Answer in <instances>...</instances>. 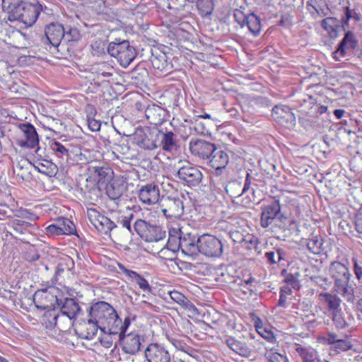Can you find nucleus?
I'll use <instances>...</instances> for the list:
<instances>
[{
	"label": "nucleus",
	"instance_id": "f257e3e1",
	"mask_svg": "<svg viewBox=\"0 0 362 362\" xmlns=\"http://www.w3.org/2000/svg\"><path fill=\"white\" fill-rule=\"evenodd\" d=\"M329 275L334 281V291L348 302L354 300V284L348 266L339 261H333L329 266Z\"/></svg>",
	"mask_w": 362,
	"mask_h": 362
},
{
	"label": "nucleus",
	"instance_id": "f03ea898",
	"mask_svg": "<svg viewBox=\"0 0 362 362\" xmlns=\"http://www.w3.org/2000/svg\"><path fill=\"white\" fill-rule=\"evenodd\" d=\"M221 148H217V151L211 156L210 165L213 168L211 173V188L216 194V199L223 201L226 194V153Z\"/></svg>",
	"mask_w": 362,
	"mask_h": 362
},
{
	"label": "nucleus",
	"instance_id": "7ed1b4c3",
	"mask_svg": "<svg viewBox=\"0 0 362 362\" xmlns=\"http://www.w3.org/2000/svg\"><path fill=\"white\" fill-rule=\"evenodd\" d=\"M260 209L259 223L263 228H270L272 231L287 229L290 220L282 211L279 199H274L272 202L262 205Z\"/></svg>",
	"mask_w": 362,
	"mask_h": 362
},
{
	"label": "nucleus",
	"instance_id": "20e7f679",
	"mask_svg": "<svg viewBox=\"0 0 362 362\" xmlns=\"http://www.w3.org/2000/svg\"><path fill=\"white\" fill-rule=\"evenodd\" d=\"M108 54L117 59L121 66L127 67L137 55L135 47L128 40L115 39L107 47Z\"/></svg>",
	"mask_w": 362,
	"mask_h": 362
},
{
	"label": "nucleus",
	"instance_id": "39448f33",
	"mask_svg": "<svg viewBox=\"0 0 362 362\" xmlns=\"http://www.w3.org/2000/svg\"><path fill=\"white\" fill-rule=\"evenodd\" d=\"M228 152L231 153L230 168L234 163L233 171L235 173L240 174L241 172L246 173V179L245 180L244 186L242 187V181L235 179L234 181L228 182V194L230 197H238L244 194L250 187V182L248 177L250 174L241 168L243 164V158L241 157L242 153L240 150H235V152L230 150L228 148Z\"/></svg>",
	"mask_w": 362,
	"mask_h": 362
},
{
	"label": "nucleus",
	"instance_id": "423d86ee",
	"mask_svg": "<svg viewBox=\"0 0 362 362\" xmlns=\"http://www.w3.org/2000/svg\"><path fill=\"white\" fill-rule=\"evenodd\" d=\"M272 106V100L267 97H250L242 107L243 119L246 122L253 123V116L263 115Z\"/></svg>",
	"mask_w": 362,
	"mask_h": 362
},
{
	"label": "nucleus",
	"instance_id": "0eeeda50",
	"mask_svg": "<svg viewBox=\"0 0 362 362\" xmlns=\"http://www.w3.org/2000/svg\"><path fill=\"white\" fill-rule=\"evenodd\" d=\"M44 7L46 8L37 0L25 1L9 21H18L27 26H32L37 21Z\"/></svg>",
	"mask_w": 362,
	"mask_h": 362
},
{
	"label": "nucleus",
	"instance_id": "6e6552de",
	"mask_svg": "<svg viewBox=\"0 0 362 362\" xmlns=\"http://www.w3.org/2000/svg\"><path fill=\"white\" fill-rule=\"evenodd\" d=\"M228 17L233 19V23L230 22L228 25H230L229 31L231 30L230 26L234 28H238V26L241 28L247 26L250 32L257 36L261 30V20L253 13L247 15L241 10L234 9L232 14L228 12Z\"/></svg>",
	"mask_w": 362,
	"mask_h": 362
},
{
	"label": "nucleus",
	"instance_id": "1a4fd4ad",
	"mask_svg": "<svg viewBox=\"0 0 362 362\" xmlns=\"http://www.w3.org/2000/svg\"><path fill=\"white\" fill-rule=\"evenodd\" d=\"M134 230L145 242H158L166 236V231L160 226L151 224L143 219H137L133 226Z\"/></svg>",
	"mask_w": 362,
	"mask_h": 362
},
{
	"label": "nucleus",
	"instance_id": "9d476101",
	"mask_svg": "<svg viewBox=\"0 0 362 362\" xmlns=\"http://www.w3.org/2000/svg\"><path fill=\"white\" fill-rule=\"evenodd\" d=\"M41 297L45 298V300L49 298L54 299L62 315L66 316L69 320L83 315V311L78 301L74 298H65L64 299H58L56 296L47 293L44 290H42Z\"/></svg>",
	"mask_w": 362,
	"mask_h": 362
},
{
	"label": "nucleus",
	"instance_id": "9b49d317",
	"mask_svg": "<svg viewBox=\"0 0 362 362\" xmlns=\"http://www.w3.org/2000/svg\"><path fill=\"white\" fill-rule=\"evenodd\" d=\"M158 134V127L136 128L134 134V141L143 149L153 150L159 147Z\"/></svg>",
	"mask_w": 362,
	"mask_h": 362
},
{
	"label": "nucleus",
	"instance_id": "f8f14e48",
	"mask_svg": "<svg viewBox=\"0 0 362 362\" xmlns=\"http://www.w3.org/2000/svg\"><path fill=\"white\" fill-rule=\"evenodd\" d=\"M199 252L207 257H220L223 250V245L216 237L203 234L197 238Z\"/></svg>",
	"mask_w": 362,
	"mask_h": 362
},
{
	"label": "nucleus",
	"instance_id": "ddd939ff",
	"mask_svg": "<svg viewBox=\"0 0 362 362\" xmlns=\"http://www.w3.org/2000/svg\"><path fill=\"white\" fill-rule=\"evenodd\" d=\"M158 205L167 218H179L184 213L183 202L178 196H162Z\"/></svg>",
	"mask_w": 362,
	"mask_h": 362
},
{
	"label": "nucleus",
	"instance_id": "4468645a",
	"mask_svg": "<svg viewBox=\"0 0 362 362\" xmlns=\"http://www.w3.org/2000/svg\"><path fill=\"white\" fill-rule=\"evenodd\" d=\"M89 175L85 182H94L96 185H104L113 178V170L107 164L90 165L88 168Z\"/></svg>",
	"mask_w": 362,
	"mask_h": 362
},
{
	"label": "nucleus",
	"instance_id": "2eb2a0df",
	"mask_svg": "<svg viewBox=\"0 0 362 362\" xmlns=\"http://www.w3.org/2000/svg\"><path fill=\"white\" fill-rule=\"evenodd\" d=\"M113 313H115V308L105 301L92 303L87 308L88 317H91L102 325L105 324Z\"/></svg>",
	"mask_w": 362,
	"mask_h": 362
},
{
	"label": "nucleus",
	"instance_id": "dca6fc26",
	"mask_svg": "<svg viewBox=\"0 0 362 362\" xmlns=\"http://www.w3.org/2000/svg\"><path fill=\"white\" fill-rule=\"evenodd\" d=\"M17 127L24 137L17 140V145L25 148H34L38 146L39 136L35 127L31 123H20Z\"/></svg>",
	"mask_w": 362,
	"mask_h": 362
},
{
	"label": "nucleus",
	"instance_id": "f3484780",
	"mask_svg": "<svg viewBox=\"0 0 362 362\" xmlns=\"http://www.w3.org/2000/svg\"><path fill=\"white\" fill-rule=\"evenodd\" d=\"M42 293L36 292L33 296V301L35 307L40 310L47 311L42 317V324L45 328L52 329L54 328L57 324V320L59 317V314L56 308L49 309L50 305L41 302L40 300L43 299L41 297Z\"/></svg>",
	"mask_w": 362,
	"mask_h": 362
},
{
	"label": "nucleus",
	"instance_id": "a211bd4d",
	"mask_svg": "<svg viewBox=\"0 0 362 362\" xmlns=\"http://www.w3.org/2000/svg\"><path fill=\"white\" fill-rule=\"evenodd\" d=\"M272 116L279 124L285 128L292 129L296 126V117L288 106L275 105L272 109Z\"/></svg>",
	"mask_w": 362,
	"mask_h": 362
},
{
	"label": "nucleus",
	"instance_id": "6ab92c4d",
	"mask_svg": "<svg viewBox=\"0 0 362 362\" xmlns=\"http://www.w3.org/2000/svg\"><path fill=\"white\" fill-rule=\"evenodd\" d=\"M191 153L202 159H209L217 151V147L213 143L201 139L192 138L189 144Z\"/></svg>",
	"mask_w": 362,
	"mask_h": 362
},
{
	"label": "nucleus",
	"instance_id": "aec40b11",
	"mask_svg": "<svg viewBox=\"0 0 362 362\" xmlns=\"http://www.w3.org/2000/svg\"><path fill=\"white\" fill-rule=\"evenodd\" d=\"M151 57L149 60L155 69L160 71L164 74H170L173 70V66L166 53L158 47L150 48Z\"/></svg>",
	"mask_w": 362,
	"mask_h": 362
},
{
	"label": "nucleus",
	"instance_id": "412c9836",
	"mask_svg": "<svg viewBox=\"0 0 362 362\" xmlns=\"http://www.w3.org/2000/svg\"><path fill=\"white\" fill-rule=\"evenodd\" d=\"M121 341L122 351L131 355H135L141 350L142 344L145 341V336L132 332L128 334H123L119 338Z\"/></svg>",
	"mask_w": 362,
	"mask_h": 362
},
{
	"label": "nucleus",
	"instance_id": "4be33fe9",
	"mask_svg": "<svg viewBox=\"0 0 362 362\" xmlns=\"http://www.w3.org/2000/svg\"><path fill=\"white\" fill-rule=\"evenodd\" d=\"M45 39L44 44H49L54 47L63 46V37H64V27L59 23H51L45 28Z\"/></svg>",
	"mask_w": 362,
	"mask_h": 362
},
{
	"label": "nucleus",
	"instance_id": "5701e85b",
	"mask_svg": "<svg viewBox=\"0 0 362 362\" xmlns=\"http://www.w3.org/2000/svg\"><path fill=\"white\" fill-rule=\"evenodd\" d=\"M144 356L148 362H170L171 360L168 350L158 343H150L144 350Z\"/></svg>",
	"mask_w": 362,
	"mask_h": 362
},
{
	"label": "nucleus",
	"instance_id": "b1692460",
	"mask_svg": "<svg viewBox=\"0 0 362 362\" xmlns=\"http://www.w3.org/2000/svg\"><path fill=\"white\" fill-rule=\"evenodd\" d=\"M177 175L189 186H197L202 180V172L190 163L180 167Z\"/></svg>",
	"mask_w": 362,
	"mask_h": 362
},
{
	"label": "nucleus",
	"instance_id": "393cba45",
	"mask_svg": "<svg viewBox=\"0 0 362 362\" xmlns=\"http://www.w3.org/2000/svg\"><path fill=\"white\" fill-rule=\"evenodd\" d=\"M138 195L140 201L147 205L159 203L160 199L159 187L154 182L141 185Z\"/></svg>",
	"mask_w": 362,
	"mask_h": 362
},
{
	"label": "nucleus",
	"instance_id": "a878e982",
	"mask_svg": "<svg viewBox=\"0 0 362 362\" xmlns=\"http://www.w3.org/2000/svg\"><path fill=\"white\" fill-rule=\"evenodd\" d=\"M144 112L148 122L155 126L162 124L168 115L165 109L156 104L148 105Z\"/></svg>",
	"mask_w": 362,
	"mask_h": 362
},
{
	"label": "nucleus",
	"instance_id": "bb28decb",
	"mask_svg": "<svg viewBox=\"0 0 362 362\" xmlns=\"http://www.w3.org/2000/svg\"><path fill=\"white\" fill-rule=\"evenodd\" d=\"M358 47V40L356 34L351 30L345 32L343 38L337 45V53H339L341 57L346 56V52L354 51Z\"/></svg>",
	"mask_w": 362,
	"mask_h": 362
},
{
	"label": "nucleus",
	"instance_id": "cd10ccee",
	"mask_svg": "<svg viewBox=\"0 0 362 362\" xmlns=\"http://www.w3.org/2000/svg\"><path fill=\"white\" fill-rule=\"evenodd\" d=\"M228 219L235 221V218L231 217L228 218ZM244 233H247V231L240 226L238 221L235 224L228 221V235L237 249H240V246L244 240L245 237Z\"/></svg>",
	"mask_w": 362,
	"mask_h": 362
},
{
	"label": "nucleus",
	"instance_id": "c85d7f7f",
	"mask_svg": "<svg viewBox=\"0 0 362 362\" xmlns=\"http://www.w3.org/2000/svg\"><path fill=\"white\" fill-rule=\"evenodd\" d=\"M80 192L83 194L85 199H88L91 204H95L100 197L101 192L100 187L94 182L82 183L80 180L78 183Z\"/></svg>",
	"mask_w": 362,
	"mask_h": 362
},
{
	"label": "nucleus",
	"instance_id": "c756f323",
	"mask_svg": "<svg viewBox=\"0 0 362 362\" xmlns=\"http://www.w3.org/2000/svg\"><path fill=\"white\" fill-rule=\"evenodd\" d=\"M197 239L195 236H191L189 233L184 236L180 235L178 247H180V250L184 254L193 257L196 255L199 251Z\"/></svg>",
	"mask_w": 362,
	"mask_h": 362
},
{
	"label": "nucleus",
	"instance_id": "7c9ffc66",
	"mask_svg": "<svg viewBox=\"0 0 362 362\" xmlns=\"http://www.w3.org/2000/svg\"><path fill=\"white\" fill-rule=\"evenodd\" d=\"M122 320L117 312L110 316L105 324L100 328L101 332L110 335H117L119 338L122 336Z\"/></svg>",
	"mask_w": 362,
	"mask_h": 362
},
{
	"label": "nucleus",
	"instance_id": "2f4dec72",
	"mask_svg": "<svg viewBox=\"0 0 362 362\" xmlns=\"http://www.w3.org/2000/svg\"><path fill=\"white\" fill-rule=\"evenodd\" d=\"M318 298L322 305L330 313L340 309L341 298L336 293L321 292Z\"/></svg>",
	"mask_w": 362,
	"mask_h": 362
},
{
	"label": "nucleus",
	"instance_id": "473e14b6",
	"mask_svg": "<svg viewBox=\"0 0 362 362\" xmlns=\"http://www.w3.org/2000/svg\"><path fill=\"white\" fill-rule=\"evenodd\" d=\"M106 194L112 200L119 199L124 192L126 187L122 179H112L105 184Z\"/></svg>",
	"mask_w": 362,
	"mask_h": 362
},
{
	"label": "nucleus",
	"instance_id": "72a5a7b5",
	"mask_svg": "<svg viewBox=\"0 0 362 362\" xmlns=\"http://www.w3.org/2000/svg\"><path fill=\"white\" fill-rule=\"evenodd\" d=\"M165 337L176 350L182 351L191 355L190 352H192L193 349L187 344L189 341V338H188L187 336H182L177 334L172 333L166 334Z\"/></svg>",
	"mask_w": 362,
	"mask_h": 362
},
{
	"label": "nucleus",
	"instance_id": "f704fd0d",
	"mask_svg": "<svg viewBox=\"0 0 362 362\" xmlns=\"http://www.w3.org/2000/svg\"><path fill=\"white\" fill-rule=\"evenodd\" d=\"M175 136V134L171 131L164 132L163 129H158L159 146H161L163 151L172 153L177 148Z\"/></svg>",
	"mask_w": 362,
	"mask_h": 362
},
{
	"label": "nucleus",
	"instance_id": "c9c22d12",
	"mask_svg": "<svg viewBox=\"0 0 362 362\" xmlns=\"http://www.w3.org/2000/svg\"><path fill=\"white\" fill-rule=\"evenodd\" d=\"M33 165L38 173L49 177L55 176L58 171L57 165L52 160H34Z\"/></svg>",
	"mask_w": 362,
	"mask_h": 362
},
{
	"label": "nucleus",
	"instance_id": "e433bc0d",
	"mask_svg": "<svg viewBox=\"0 0 362 362\" xmlns=\"http://www.w3.org/2000/svg\"><path fill=\"white\" fill-rule=\"evenodd\" d=\"M102 327V325L91 317H88L87 315L83 320V324L81 325V327L83 329V332L81 334V337L87 340L93 339L97 334L98 330L99 329H100Z\"/></svg>",
	"mask_w": 362,
	"mask_h": 362
},
{
	"label": "nucleus",
	"instance_id": "4c0bfd02",
	"mask_svg": "<svg viewBox=\"0 0 362 362\" xmlns=\"http://www.w3.org/2000/svg\"><path fill=\"white\" fill-rule=\"evenodd\" d=\"M228 347L234 353L243 357H249L252 353L251 349L246 344L245 340L236 339L232 337H228Z\"/></svg>",
	"mask_w": 362,
	"mask_h": 362
},
{
	"label": "nucleus",
	"instance_id": "58836bf2",
	"mask_svg": "<svg viewBox=\"0 0 362 362\" xmlns=\"http://www.w3.org/2000/svg\"><path fill=\"white\" fill-rule=\"evenodd\" d=\"M65 271L69 272L71 274L75 272V263L72 258L66 257L61 260L57 264L54 277L51 280V285H54Z\"/></svg>",
	"mask_w": 362,
	"mask_h": 362
},
{
	"label": "nucleus",
	"instance_id": "ea45409f",
	"mask_svg": "<svg viewBox=\"0 0 362 362\" xmlns=\"http://www.w3.org/2000/svg\"><path fill=\"white\" fill-rule=\"evenodd\" d=\"M293 101L297 103L296 107L300 108V111L305 113H313L312 110L315 105L316 99L307 94H300L295 97Z\"/></svg>",
	"mask_w": 362,
	"mask_h": 362
},
{
	"label": "nucleus",
	"instance_id": "a19ab883",
	"mask_svg": "<svg viewBox=\"0 0 362 362\" xmlns=\"http://www.w3.org/2000/svg\"><path fill=\"white\" fill-rule=\"evenodd\" d=\"M127 77L136 84H141L148 77V71L143 64L136 65L132 70L128 72Z\"/></svg>",
	"mask_w": 362,
	"mask_h": 362
},
{
	"label": "nucleus",
	"instance_id": "79ce46f5",
	"mask_svg": "<svg viewBox=\"0 0 362 362\" xmlns=\"http://www.w3.org/2000/svg\"><path fill=\"white\" fill-rule=\"evenodd\" d=\"M306 245L309 251L315 255L325 252L324 240L320 235L311 234L307 240Z\"/></svg>",
	"mask_w": 362,
	"mask_h": 362
},
{
	"label": "nucleus",
	"instance_id": "37998d69",
	"mask_svg": "<svg viewBox=\"0 0 362 362\" xmlns=\"http://www.w3.org/2000/svg\"><path fill=\"white\" fill-rule=\"evenodd\" d=\"M295 350L300 356L302 362H317L318 361L317 351L310 347H303L300 344H296Z\"/></svg>",
	"mask_w": 362,
	"mask_h": 362
},
{
	"label": "nucleus",
	"instance_id": "c03bdc74",
	"mask_svg": "<svg viewBox=\"0 0 362 362\" xmlns=\"http://www.w3.org/2000/svg\"><path fill=\"white\" fill-rule=\"evenodd\" d=\"M119 268L123 270V272L128 276L129 277L133 279L135 282L139 285V288L143 291H150L151 290V286L149 285L148 281L145 279L142 276H141L137 272L126 269L123 265L119 264Z\"/></svg>",
	"mask_w": 362,
	"mask_h": 362
},
{
	"label": "nucleus",
	"instance_id": "a18cd8bd",
	"mask_svg": "<svg viewBox=\"0 0 362 362\" xmlns=\"http://www.w3.org/2000/svg\"><path fill=\"white\" fill-rule=\"evenodd\" d=\"M286 252L280 247H274L272 250L266 252L264 258L269 264H276L286 259Z\"/></svg>",
	"mask_w": 362,
	"mask_h": 362
},
{
	"label": "nucleus",
	"instance_id": "49530a36",
	"mask_svg": "<svg viewBox=\"0 0 362 362\" xmlns=\"http://www.w3.org/2000/svg\"><path fill=\"white\" fill-rule=\"evenodd\" d=\"M321 26L331 37H337V31L340 28V21L337 18L328 17L321 21Z\"/></svg>",
	"mask_w": 362,
	"mask_h": 362
},
{
	"label": "nucleus",
	"instance_id": "de8ad7c7",
	"mask_svg": "<svg viewBox=\"0 0 362 362\" xmlns=\"http://www.w3.org/2000/svg\"><path fill=\"white\" fill-rule=\"evenodd\" d=\"M26 0H2V9L8 14V20L18 11V9Z\"/></svg>",
	"mask_w": 362,
	"mask_h": 362
},
{
	"label": "nucleus",
	"instance_id": "09e8293b",
	"mask_svg": "<svg viewBox=\"0 0 362 362\" xmlns=\"http://www.w3.org/2000/svg\"><path fill=\"white\" fill-rule=\"evenodd\" d=\"M117 228V223L112 218H109L104 215H102L98 224L96 226V229L105 235L110 233V232Z\"/></svg>",
	"mask_w": 362,
	"mask_h": 362
},
{
	"label": "nucleus",
	"instance_id": "8fccbe9b",
	"mask_svg": "<svg viewBox=\"0 0 362 362\" xmlns=\"http://www.w3.org/2000/svg\"><path fill=\"white\" fill-rule=\"evenodd\" d=\"M58 225L62 230V234L66 235H75L78 237L76 226L73 221L64 217H59L57 218Z\"/></svg>",
	"mask_w": 362,
	"mask_h": 362
},
{
	"label": "nucleus",
	"instance_id": "3c124183",
	"mask_svg": "<svg viewBox=\"0 0 362 362\" xmlns=\"http://www.w3.org/2000/svg\"><path fill=\"white\" fill-rule=\"evenodd\" d=\"M255 281V279L250 276L247 280H243L240 276H228V286L230 288H236V286H243L247 289H249V286H252V284Z\"/></svg>",
	"mask_w": 362,
	"mask_h": 362
},
{
	"label": "nucleus",
	"instance_id": "603ef678",
	"mask_svg": "<svg viewBox=\"0 0 362 362\" xmlns=\"http://www.w3.org/2000/svg\"><path fill=\"white\" fill-rule=\"evenodd\" d=\"M245 237L240 248L245 249L247 250H255L257 251V253L259 254L260 252L258 251V245L259 244V240L257 237L255 236L252 234H250L247 232V233H244Z\"/></svg>",
	"mask_w": 362,
	"mask_h": 362
},
{
	"label": "nucleus",
	"instance_id": "864d4df0",
	"mask_svg": "<svg viewBox=\"0 0 362 362\" xmlns=\"http://www.w3.org/2000/svg\"><path fill=\"white\" fill-rule=\"evenodd\" d=\"M50 148L60 158L67 160L70 156V148L59 141H52L50 144Z\"/></svg>",
	"mask_w": 362,
	"mask_h": 362
},
{
	"label": "nucleus",
	"instance_id": "5fc2aeb1",
	"mask_svg": "<svg viewBox=\"0 0 362 362\" xmlns=\"http://www.w3.org/2000/svg\"><path fill=\"white\" fill-rule=\"evenodd\" d=\"M197 8L199 11V13L202 16L205 17L212 13L214 10V0H196Z\"/></svg>",
	"mask_w": 362,
	"mask_h": 362
},
{
	"label": "nucleus",
	"instance_id": "6e6d98bb",
	"mask_svg": "<svg viewBox=\"0 0 362 362\" xmlns=\"http://www.w3.org/2000/svg\"><path fill=\"white\" fill-rule=\"evenodd\" d=\"M81 38L79 30L75 27L67 26L64 28V37H63V42H76Z\"/></svg>",
	"mask_w": 362,
	"mask_h": 362
},
{
	"label": "nucleus",
	"instance_id": "4d7b16f0",
	"mask_svg": "<svg viewBox=\"0 0 362 362\" xmlns=\"http://www.w3.org/2000/svg\"><path fill=\"white\" fill-rule=\"evenodd\" d=\"M268 362H288V358L285 354L279 353L276 349L267 350L264 354Z\"/></svg>",
	"mask_w": 362,
	"mask_h": 362
},
{
	"label": "nucleus",
	"instance_id": "13d9d810",
	"mask_svg": "<svg viewBox=\"0 0 362 362\" xmlns=\"http://www.w3.org/2000/svg\"><path fill=\"white\" fill-rule=\"evenodd\" d=\"M331 314L332 321L337 329H344L349 326L341 308L331 313Z\"/></svg>",
	"mask_w": 362,
	"mask_h": 362
},
{
	"label": "nucleus",
	"instance_id": "bf43d9fd",
	"mask_svg": "<svg viewBox=\"0 0 362 362\" xmlns=\"http://www.w3.org/2000/svg\"><path fill=\"white\" fill-rule=\"evenodd\" d=\"M226 273V265L221 263L214 268V279L217 285H223L226 282L225 274Z\"/></svg>",
	"mask_w": 362,
	"mask_h": 362
},
{
	"label": "nucleus",
	"instance_id": "052dcab7",
	"mask_svg": "<svg viewBox=\"0 0 362 362\" xmlns=\"http://www.w3.org/2000/svg\"><path fill=\"white\" fill-rule=\"evenodd\" d=\"M90 47L93 54L96 56H100L103 54H105V49H107V47L105 42L101 40H96L93 41Z\"/></svg>",
	"mask_w": 362,
	"mask_h": 362
},
{
	"label": "nucleus",
	"instance_id": "680f3d73",
	"mask_svg": "<svg viewBox=\"0 0 362 362\" xmlns=\"http://www.w3.org/2000/svg\"><path fill=\"white\" fill-rule=\"evenodd\" d=\"M170 298L185 308L188 307V304H191L190 301L180 292L173 291L169 293Z\"/></svg>",
	"mask_w": 362,
	"mask_h": 362
},
{
	"label": "nucleus",
	"instance_id": "e2e57ef3",
	"mask_svg": "<svg viewBox=\"0 0 362 362\" xmlns=\"http://www.w3.org/2000/svg\"><path fill=\"white\" fill-rule=\"evenodd\" d=\"M11 224V228L18 233H23L24 230L32 226L30 223L20 219L13 220Z\"/></svg>",
	"mask_w": 362,
	"mask_h": 362
},
{
	"label": "nucleus",
	"instance_id": "0e129e2a",
	"mask_svg": "<svg viewBox=\"0 0 362 362\" xmlns=\"http://www.w3.org/2000/svg\"><path fill=\"white\" fill-rule=\"evenodd\" d=\"M112 218L117 223V228L118 226H121L122 228L127 229L130 233H133L131 224H129V220L126 219L124 215L112 214Z\"/></svg>",
	"mask_w": 362,
	"mask_h": 362
},
{
	"label": "nucleus",
	"instance_id": "69168bd1",
	"mask_svg": "<svg viewBox=\"0 0 362 362\" xmlns=\"http://www.w3.org/2000/svg\"><path fill=\"white\" fill-rule=\"evenodd\" d=\"M87 216L93 226L96 228L102 214L94 208H87Z\"/></svg>",
	"mask_w": 362,
	"mask_h": 362
},
{
	"label": "nucleus",
	"instance_id": "338daca9",
	"mask_svg": "<svg viewBox=\"0 0 362 362\" xmlns=\"http://www.w3.org/2000/svg\"><path fill=\"white\" fill-rule=\"evenodd\" d=\"M351 261L355 276L358 282H362V262L355 257H353Z\"/></svg>",
	"mask_w": 362,
	"mask_h": 362
},
{
	"label": "nucleus",
	"instance_id": "774afa93",
	"mask_svg": "<svg viewBox=\"0 0 362 362\" xmlns=\"http://www.w3.org/2000/svg\"><path fill=\"white\" fill-rule=\"evenodd\" d=\"M312 279L316 283V284L325 290L328 289L332 284V281H330L327 277L315 276Z\"/></svg>",
	"mask_w": 362,
	"mask_h": 362
}]
</instances>
